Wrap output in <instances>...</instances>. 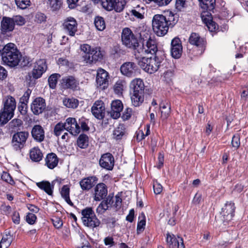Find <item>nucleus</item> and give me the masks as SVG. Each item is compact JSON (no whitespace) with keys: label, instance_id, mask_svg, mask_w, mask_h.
<instances>
[{"label":"nucleus","instance_id":"obj_1","mask_svg":"<svg viewBox=\"0 0 248 248\" xmlns=\"http://www.w3.org/2000/svg\"><path fill=\"white\" fill-rule=\"evenodd\" d=\"M177 22L174 15L170 12L167 16L162 15H155L152 19V28L154 32L158 36H163Z\"/></svg>","mask_w":248,"mask_h":248},{"label":"nucleus","instance_id":"obj_2","mask_svg":"<svg viewBox=\"0 0 248 248\" xmlns=\"http://www.w3.org/2000/svg\"><path fill=\"white\" fill-rule=\"evenodd\" d=\"M21 57L16 46L14 43H10L6 45L4 52L2 53L1 59L5 64L14 67L18 64Z\"/></svg>","mask_w":248,"mask_h":248},{"label":"nucleus","instance_id":"obj_3","mask_svg":"<svg viewBox=\"0 0 248 248\" xmlns=\"http://www.w3.org/2000/svg\"><path fill=\"white\" fill-rule=\"evenodd\" d=\"M162 60V58L156 56L154 58L142 57L139 61L138 64L146 72L153 74L158 70Z\"/></svg>","mask_w":248,"mask_h":248},{"label":"nucleus","instance_id":"obj_4","mask_svg":"<svg viewBox=\"0 0 248 248\" xmlns=\"http://www.w3.org/2000/svg\"><path fill=\"white\" fill-rule=\"evenodd\" d=\"M28 132L20 131L15 133L12 137L11 145L13 149L20 152L25 146L26 141L29 137Z\"/></svg>","mask_w":248,"mask_h":248},{"label":"nucleus","instance_id":"obj_5","mask_svg":"<svg viewBox=\"0 0 248 248\" xmlns=\"http://www.w3.org/2000/svg\"><path fill=\"white\" fill-rule=\"evenodd\" d=\"M121 39L123 44L128 48H134L138 46V39L129 28H125L123 30Z\"/></svg>","mask_w":248,"mask_h":248},{"label":"nucleus","instance_id":"obj_6","mask_svg":"<svg viewBox=\"0 0 248 248\" xmlns=\"http://www.w3.org/2000/svg\"><path fill=\"white\" fill-rule=\"evenodd\" d=\"M125 4L124 0H102L101 5L107 11L114 10L116 12H121L123 10Z\"/></svg>","mask_w":248,"mask_h":248},{"label":"nucleus","instance_id":"obj_7","mask_svg":"<svg viewBox=\"0 0 248 248\" xmlns=\"http://www.w3.org/2000/svg\"><path fill=\"white\" fill-rule=\"evenodd\" d=\"M235 206L234 203L227 202L224 207L222 208L220 214L221 215V219L223 222H228L231 220L234 216L235 211Z\"/></svg>","mask_w":248,"mask_h":248},{"label":"nucleus","instance_id":"obj_8","mask_svg":"<svg viewBox=\"0 0 248 248\" xmlns=\"http://www.w3.org/2000/svg\"><path fill=\"white\" fill-rule=\"evenodd\" d=\"M108 73L103 69H99L96 78L97 86L102 89H106L108 85Z\"/></svg>","mask_w":248,"mask_h":248},{"label":"nucleus","instance_id":"obj_9","mask_svg":"<svg viewBox=\"0 0 248 248\" xmlns=\"http://www.w3.org/2000/svg\"><path fill=\"white\" fill-rule=\"evenodd\" d=\"M62 26L64 31L70 36H74L77 31L78 24L73 17L66 18L62 24Z\"/></svg>","mask_w":248,"mask_h":248},{"label":"nucleus","instance_id":"obj_10","mask_svg":"<svg viewBox=\"0 0 248 248\" xmlns=\"http://www.w3.org/2000/svg\"><path fill=\"white\" fill-rule=\"evenodd\" d=\"M47 66L44 59H39L34 63L32 75L34 78L37 79L41 77L46 71Z\"/></svg>","mask_w":248,"mask_h":248},{"label":"nucleus","instance_id":"obj_11","mask_svg":"<svg viewBox=\"0 0 248 248\" xmlns=\"http://www.w3.org/2000/svg\"><path fill=\"white\" fill-rule=\"evenodd\" d=\"M120 71L123 75L127 77H133L136 75L137 67L134 62H126L121 65Z\"/></svg>","mask_w":248,"mask_h":248},{"label":"nucleus","instance_id":"obj_12","mask_svg":"<svg viewBox=\"0 0 248 248\" xmlns=\"http://www.w3.org/2000/svg\"><path fill=\"white\" fill-rule=\"evenodd\" d=\"M189 42L192 45H195L199 48V50L201 51L200 53H202L205 49L206 41L200 36L195 32L191 34L189 38Z\"/></svg>","mask_w":248,"mask_h":248},{"label":"nucleus","instance_id":"obj_13","mask_svg":"<svg viewBox=\"0 0 248 248\" xmlns=\"http://www.w3.org/2000/svg\"><path fill=\"white\" fill-rule=\"evenodd\" d=\"M183 47L180 39L175 37L171 42L170 52L172 57L175 59L179 58L182 53Z\"/></svg>","mask_w":248,"mask_h":248},{"label":"nucleus","instance_id":"obj_14","mask_svg":"<svg viewBox=\"0 0 248 248\" xmlns=\"http://www.w3.org/2000/svg\"><path fill=\"white\" fill-rule=\"evenodd\" d=\"M66 130L68 131L72 135L76 136L80 131V127L78 124L76 119L74 118L69 117L66 119L65 122Z\"/></svg>","mask_w":248,"mask_h":248},{"label":"nucleus","instance_id":"obj_15","mask_svg":"<svg viewBox=\"0 0 248 248\" xmlns=\"http://www.w3.org/2000/svg\"><path fill=\"white\" fill-rule=\"evenodd\" d=\"M46 108L45 100L41 97L35 98L31 105V109L35 115L42 113L45 110Z\"/></svg>","mask_w":248,"mask_h":248},{"label":"nucleus","instance_id":"obj_16","mask_svg":"<svg viewBox=\"0 0 248 248\" xmlns=\"http://www.w3.org/2000/svg\"><path fill=\"white\" fill-rule=\"evenodd\" d=\"M100 166L108 170H112L114 165V159L110 153L103 155L99 160Z\"/></svg>","mask_w":248,"mask_h":248},{"label":"nucleus","instance_id":"obj_17","mask_svg":"<svg viewBox=\"0 0 248 248\" xmlns=\"http://www.w3.org/2000/svg\"><path fill=\"white\" fill-rule=\"evenodd\" d=\"M108 194V189L106 185L103 183H99L94 188V200L100 201L103 199Z\"/></svg>","mask_w":248,"mask_h":248},{"label":"nucleus","instance_id":"obj_18","mask_svg":"<svg viewBox=\"0 0 248 248\" xmlns=\"http://www.w3.org/2000/svg\"><path fill=\"white\" fill-rule=\"evenodd\" d=\"M103 55L101 51L95 48L92 49L90 53L86 54V55H82V59L85 63L91 64L101 59Z\"/></svg>","mask_w":248,"mask_h":248},{"label":"nucleus","instance_id":"obj_19","mask_svg":"<svg viewBox=\"0 0 248 248\" xmlns=\"http://www.w3.org/2000/svg\"><path fill=\"white\" fill-rule=\"evenodd\" d=\"M98 178L95 176L84 178L79 182L81 188L83 190L89 191L97 183Z\"/></svg>","mask_w":248,"mask_h":248},{"label":"nucleus","instance_id":"obj_20","mask_svg":"<svg viewBox=\"0 0 248 248\" xmlns=\"http://www.w3.org/2000/svg\"><path fill=\"white\" fill-rule=\"evenodd\" d=\"M166 241L167 244L169 248H174L175 247H177V248L182 245L183 247H185L183 239L179 236L176 237L173 234H170L168 233L167 234Z\"/></svg>","mask_w":248,"mask_h":248},{"label":"nucleus","instance_id":"obj_21","mask_svg":"<svg viewBox=\"0 0 248 248\" xmlns=\"http://www.w3.org/2000/svg\"><path fill=\"white\" fill-rule=\"evenodd\" d=\"M104 104L102 101H96L92 108V112L95 117L98 119H102L105 115Z\"/></svg>","mask_w":248,"mask_h":248},{"label":"nucleus","instance_id":"obj_22","mask_svg":"<svg viewBox=\"0 0 248 248\" xmlns=\"http://www.w3.org/2000/svg\"><path fill=\"white\" fill-rule=\"evenodd\" d=\"M123 108V105L120 100H117L112 101L111 104V109L108 112L110 116L114 119L119 118Z\"/></svg>","mask_w":248,"mask_h":248},{"label":"nucleus","instance_id":"obj_23","mask_svg":"<svg viewBox=\"0 0 248 248\" xmlns=\"http://www.w3.org/2000/svg\"><path fill=\"white\" fill-rule=\"evenodd\" d=\"M62 84L65 88L77 90L78 88L79 82L73 76H67L62 79Z\"/></svg>","mask_w":248,"mask_h":248},{"label":"nucleus","instance_id":"obj_24","mask_svg":"<svg viewBox=\"0 0 248 248\" xmlns=\"http://www.w3.org/2000/svg\"><path fill=\"white\" fill-rule=\"evenodd\" d=\"M1 31L3 33L12 31L15 28L12 18L4 16L1 21Z\"/></svg>","mask_w":248,"mask_h":248},{"label":"nucleus","instance_id":"obj_25","mask_svg":"<svg viewBox=\"0 0 248 248\" xmlns=\"http://www.w3.org/2000/svg\"><path fill=\"white\" fill-rule=\"evenodd\" d=\"M33 138L38 142H42L45 138V131L40 125H34L31 132Z\"/></svg>","mask_w":248,"mask_h":248},{"label":"nucleus","instance_id":"obj_26","mask_svg":"<svg viewBox=\"0 0 248 248\" xmlns=\"http://www.w3.org/2000/svg\"><path fill=\"white\" fill-rule=\"evenodd\" d=\"M16 108V102L15 99L11 96L5 97L3 100V108L2 109L14 114Z\"/></svg>","mask_w":248,"mask_h":248},{"label":"nucleus","instance_id":"obj_27","mask_svg":"<svg viewBox=\"0 0 248 248\" xmlns=\"http://www.w3.org/2000/svg\"><path fill=\"white\" fill-rule=\"evenodd\" d=\"M45 165L50 169H53L55 168L59 162V158L57 155L51 153L48 154L45 158Z\"/></svg>","mask_w":248,"mask_h":248},{"label":"nucleus","instance_id":"obj_28","mask_svg":"<svg viewBox=\"0 0 248 248\" xmlns=\"http://www.w3.org/2000/svg\"><path fill=\"white\" fill-rule=\"evenodd\" d=\"M144 47H145L147 54H155L157 51L156 41L151 38H149L144 43Z\"/></svg>","mask_w":248,"mask_h":248},{"label":"nucleus","instance_id":"obj_29","mask_svg":"<svg viewBox=\"0 0 248 248\" xmlns=\"http://www.w3.org/2000/svg\"><path fill=\"white\" fill-rule=\"evenodd\" d=\"M133 89V93H144V85L143 81L140 78L133 79L130 84Z\"/></svg>","mask_w":248,"mask_h":248},{"label":"nucleus","instance_id":"obj_30","mask_svg":"<svg viewBox=\"0 0 248 248\" xmlns=\"http://www.w3.org/2000/svg\"><path fill=\"white\" fill-rule=\"evenodd\" d=\"M14 114L3 109L0 110V126H3L8 123L14 116Z\"/></svg>","mask_w":248,"mask_h":248},{"label":"nucleus","instance_id":"obj_31","mask_svg":"<svg viewBox=\"0 0 248 248\" xmlns=\"http://www.w3.org/2000/svg\"><path fill=\"white\" fill-rule=\"evenodd\" d=\"M30 156L33 161L39 162L43 158V154L39 148L34 147L30 150Z\"/></svg>","mask_w":248,"mask_h":248},{"label":"nucleus","instance_id":"obj_32","mask_svg":"<svg viewBox=\"0 0 248 248\" xmlns=\"http://www.w3.org/2000/svg\"><path fill=\"white\" fill-rule=\"evenodd\" d=\"M144 93H133L131 99L132 103L135 107L140 106L144 101Z\"/></svg>","mask_w":248,"mask_h":248},{"label":"nucleus","instance_id":"obj_33","mask_svg":"<svg viewBox=\"0 0 248 248\" xmlns=\"http://www.w3.org/2000/svg\"><path fill=\"white\" fill-rule=\"evenodd\" d=\"M161 117L163 119H167L170 113V105L167 102H162L160 104Z\"/></svg>","mask_w":248,"mask_h":248},{"label":"nucleus","instance_id":"obj_34","mask_svg":"<svg viewBox=\"0 0 248 248\" xmlns=\"http://www.w3.org/2000/svg\"><path fill=\"white\" fill-rule=\"evenodd\" d=\"M47 8L52 12L58 11L62 4L61 0H46Z\"/></svg>","mask_w":248,"mask_h":248},{"label":"nucleus","instance_id":"obj_35","mask_svg":"<svg viewBox=\"0 0 248 248\" xmlns=\"http://www.w3.org/2000/svg\"><path fill=\"white\" fill-rule=\"evenodd\" d=\"M37 186L44 190L47 194L51 195L53 193V186H51L48 181H43L36 183Z\"/></svg>","mask_w":248,"mask_h":248},{"label":"nucleus","instance_id":"obj_36","mask_svg":"<svg viewBox=\"0 0 248 248\" xmlns=\"http://www.w3.org/2000/svg\"><path fill=\"white\" fill-rule=\"evenodd\" d=\"M125 129L124 124H119L113 131V138L116 140H121L125 134Z\"/></svg>","mask_w":248,"mask_h":248},{"label":"nucleus","instance_id":"obj_37","mask_svg":"<svg viewBox=\"0 0 248 248\" xmlns=\"http://www.w3.org/2000/svg\"><path fill=\"white\" fill-rule=\"evenodd\" d=\"M82 222L83 224L90 228H95L98 227L100 224V221L96 217H93L91 218H88L87 221L84 220V219H82Z\"/></svg>","mask_w":248,"mask_h":248},{"label":"nucleus","instance_id":"obj_38","mask_svg":"<svg viewBox=\"0 0 248 248\" xmlns=\"http://www.w3.org/2000/svg\"><path fill=\"white\" fill-rule=\"evenodd\" d=\"M12 240V236L10 233H6L3 236L0 242V248H8L10 246Z\"/></svg>","mask_w":248,"mask_h":248},{"label":"nucleus","instance_id":"obj_39","mask_svg":"<svg viewBox=\"0 0 248 248\" xmlns=\"http://www.w3.org/2000/svg\"><path fill=\"white\" fill-rule=\"evenodd\" d=\"M133 49L135 50V55L137 59L140 60L142 57H144L143 56L144 54H147L145 47H144V43L141 46L138 43L136 48Z\"/></svg>","mask_w":248,"mask_h":248},{"label":"nucleus","instance_id":"obj_40","mask_svg":"<svg viewBox=\"0 0 248 248\" xmlns=\"http://www.w3.org/2000/svg\"><path fill=\"white\" fill-rule=\"evenodd\" d=\"M202 9L213 10L215 8L216 0H199Z\"/></svg>","mask_w":248,"mask_h":248},{"label":"nucleus","instance_id":"obj_41","mask_svg":"<svg viewBox=\"0 0 248 248\" xmlns=\"http://www.w3.org/2000/svg\"><path fill=\"white\" fill-rule=\"evenodd\" d=\"M63 105L69 108H76L78 105V100L74 98H65L63 100Z\"/></svg>","mask_w":248,"mask_h":248},{"label":"nucleus","instance_id":"obj_42","mask_svg":"<svg viewBox=\"0 0 248 248\" xmlns=\"http://www.w3.org/2000/svg\"><path fill=\"white\" fill-rule=\"evenodd\" d=\"M77 144L80 148H86L88 146V137L85 134L80 135L77 140Z\"/></svg>","mask_w":248,"mask_h":248},{"label":"nucleus","instance_id":"obj_43","mask_svg":"<svg viewBox=\"0 0 248 248\" xmlns=\"http://www.w3.org/2000/svg\"><path fill=\"white\" fill-rule=\"evenodd\" d=\"M201 12V17L202 21L206 24L209 23V21H212V16L211 13V11L212 10H209V9H203Z\"/></svg>","mask_w":248,"mask_h":248},{"label":"nucleus","instance_id":"obj_44","mask_svg":"<svg viewBox=\"0 0 248 248\" xmlns=\"http://www.w3.org/2000/svg\"><path fill=\"white\" fill-rule=\"evenodd\" d=\"M81 219L87 220L88 218H91L93 217H96L91 207H86L81 211Z\"/></svg>","mask_w":248,"mask_h":248},{"label":"nucleus","instance_id":"obj_45","mask_svg":"<svg viewBox=\"0 0 248 248\" xmlns=\"http://www.w3.org/2000/svg\"><path fill=\"white\" fill-rule=\"evenodd\" d=\"M95 26L98 31H103L106 28V23L104 18L101 16H96L94 21Z\"/></svg>","mask_w":248,"mask_h":248},{"label":"nucleus","instance_id":"obj_46","mask_svg":"<svg viewBox=\"0 0 248 248\" xmlns=\"http://www.w3.org/2000/svg\"><path fill=\"white\" fill-rule=\"evenodd\" d=\"M61 77L59 74L55 73L52 74L48 79L49 86L50 88L54 89L57 83L58 79Z\"/></svg>","mask_w":248,"mask_h":248},{"label":"nucleus","instance_id":"obj_47","mask_svg":"<svg viewBox=\"0 0 248 248\" xmlns=\"http://www.w3.org/2000/svg\"><path fill=\"white\" fill-rule=\"evenodd\" d=\"M125 84V82L123 80H119L117 81L114 86V90L115 93L117 94H122Z\"/></svg>","mask_w":248,"mask_h":248},{"label":"nucleus","instance_id":"obj_48","mask_svg":"<svg viewBox=\"0 0 248 248\" xmlns=\"http://www.w3.org/2000/svg\"><path fill=\"white\" fill-rule=\"evenodd\" d=\"M64 130H66L65 123H59L54 127V134L55 136L58 137Z\"/></svg>","mask_w":248,"mask_h":248},{"label":"nucleus","instance_id":"obj_49","mask_svg":"<svg viewBox=\"0 0 248 248\" xmlns=\"http://www.w3.org/2000/svg\"><path fill=\"white\" fill-rule=\"evenodd\" d=\"M16 6L20 9H25L30 5V0H15Z\"/></svg>","mask_w":248,"mask_h":248},{"label":"nucleus","instance_id":"obj_50","mask_svg":"<svg viewBox=\"0 0 248 248\" xmlns=\"http://www.w3.org/2000/svg\"><path fill=\"white\" fill-rule=\"evenodd\" d=\"M14 25L22 26L25 24V19L21 16H14L12 18Z\"/></svg>","mask_w":248,"mask_h":248},{"label":"nucleus","instance_id":"obj_51","mask_svg":"<svg viewBox=\"0 0 248 248\" xmlns=\"http://www.w3.org/2000/svg\"><path fill=\"white\" fill-rule=\"evenodd\" d=\"M46 16L45 15L41 12H38L35 14L34 16V21L38 23H41L46 21Z\"/></svg>","mask_w":248,"mask_h":248},{"label":"nucleus","instance_id":"obj_52","mask_svg":"<svg viewBox=\"0 0 248 248\" xmlns=\"http://www.w3.org/2000/svg\"><path fill=\"white\" fill-rule=\"evenodd\" d=\"M240 145V135L239 134H235L232 138V147L237 149L239 147Z\"/></svg>","mask_w":248,"mask_h":248},{"label":"nucleus","instance_id":"obj_53","mask_svg":"<svg viewBox=\"0 0 248 248\" xmlns=\"http://www.w3.org/2000/svg\"><path fill=\"white\" fill-rule=\"evenodd\" d=\"M108 206L107 205L105 202L102 201L98 205L96 209V212L100 214H103L108 208Z\"/></svg>","mask_w":248,"mask_h":248},{"label":"nucleus","instance_id":"obj_54","mask_svg":"<svg viewBox=\"0 0 248 248\" xmlns=\"http://www.w3.org/2000/svg\"><path fill=\"white\" fill-rule=\"evenodd\" d=\"M36 216L32 214L29 213L26 217V221L30 224L32 225L34 224L36 220Z\"/></svg>","mask_w":248,"mask_h":248},{"label":"nucleus","instance_id":"obj_55","mask_svg":"<svg viewBox=\"0 0 248 248\" xmlns=\"http://www.w3.org/2000/svg\"><path fill=\"white\" fill-rule=\"evenodd\" d=\"M1 178L2 180L12 185L14 183V181L12 177L11 176L9 173L6 172H3L2 173Z\"/></svg>","mask_w":248,"mask_h":248},{"label":"nucleus","instance_id":"obj_56","mask_svg":"<svg viewBox=\"0 0 248 248\" xmlns=\"http://www.w3.org/2000/svg\"><path fill=\"white\" fill-rule=\"evenodd\" d=\"M70 188L67 185H64L61 189V194L62 197L64 199L69 197Z\"/></svg>","mask_w":248,"mask_h":248},{"label":"nucleus","instance_id":"obj_57","mask_svg":"<svg viewBox=\"0 0 248 248\" xmlns=\"http://www.w3.org/2000/svg\"><path fill=\"white\" fill-rule=\"evenodd\" d=\"M153 188L155 194H159L162 191V186L157 181H154Z\"/></svg>","mask_w":248,"mask_h":248},{"label":"nucleus","instance_id":"obj_58","mask_svg":"<svg viewBox=\"0 0 248 248\" xmlns=\"http://www.w3.org/2000/svg\"><path fill=\"white\" fill-rule=\"evenodd\" d=\"M132 114V109L130 108H127L124 110L123 115L122 116V119L124 120H128Z\"/></svg>","mask_w":248,"mask_h":248},{"label":"nucleus","instance_id":"obj_59","mask_svg":"<svg viewBox=\"0 0 248 248\" xmlns=\"http://www.w3.org/2000/svg\"><path fill=\"white\" fill-rule=\"evenodd\" d=\"M31 93V91L30 89H28L20 98V102L26 104L28 102Z\"/></svg>","mask_w":248,"mask_h":248},{"label":"nucleus","instance_id":"obj_60","mask_svg":"<svg viewBox=\"0 0 248 248\" xmlns=\"http://www.w3.org/2000/svg\"><path fill=\"white\" fill-rule=\"evenodd\" d=\"M145 224L146 221L145 219H142L138 222L137 229L138 233H140L143 231L145 228Z\"/></svg>","mask_w":248,"mask_h":248},{"label":"nucleus","instance_id":"obj_61","mask_svg":"<svg viewBox=\"0 0 248 248\" xmlns=\"http://www.w3.org/2000/svg\"><path fill=\"white\" fill-rule=\"evenodd\" d=\"M81 50L84 53L83 55H86L92 52L91 46L88 44H83L80 46Z\"/></svg>","mask_w":248,"mask_h":248},{"label":"nucleus","instance_id":"obj_62","mask_svg":"<svg viewBox=\"0 0 248 248\" xmlns=\"http://www.w3.org/2000/svg\"><path fill=\"white\" fill-rule=\"evenodd\" d=\"M53 224L56 228H60L62 226V221L58 217H55L52 219Z\"/></svg>","mask_w":248,"mask_h":248},{"label":"nucleus","instance_id":"obj_63","mask_svg":"<svg viewBox=\"0 0 248 248\" xmlns=\"http://www.w3.org/2000/svg\"><path fill=\"white\" fill-rule=\"evenodd\" d=\"M12 220L15 224H19L20 223V216L18 212L15 211L12 215Z\"/></svg>","mask_w":248,"mask_h":248},{"label":"nucleus","instance_id":"obj_64","mask_svg":"<svg viewBox=\"0 0 248 248\" xmlns=\"http://www.w3.org/2000/svg\"><path fill=\"white\" fill-rule=\"evenodd\" d=\"M185 0H176L175 2L176 8L181 11L185 5Z\"/></svg>","mask_w":248,"mask_h":248}]
</instances>
